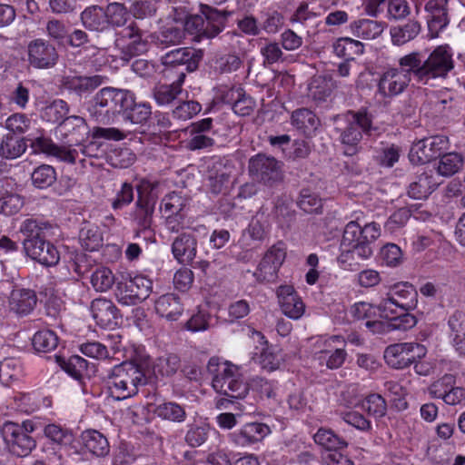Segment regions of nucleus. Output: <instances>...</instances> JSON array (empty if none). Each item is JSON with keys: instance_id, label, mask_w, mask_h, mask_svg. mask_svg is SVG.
Listing matches in <instances>:
<instances>
[{"instance_id": "1", "label": "nucleus", "mask_w": 465, "mask_h": 465, "mask_svg": "<svg viewBox=\"0 0 465 465\" xmlns=\"http://www.w3.org/2000/svg\"><path fill=\"white\" fill-rule=\"evenodd\" d=\"M453 68L448 46H438L426 59L420 52H411L399 58L398 66H389L380 74L377 93L385 99L396 97L405 92L412 77L418 84L433 86L436 81L446 79Z\"/></svg>"}, {"instance_id": "2", "label": "nucleus", "mask_w": 465, "mask_h": 465, "mask_svg": "<svg viewBox=\"0 0 465 465\" xmlns=\"http://www.w3.org/2000/svg\"><path fill=\"white\" fill-rule=\"evenodd\" d=\"M380 236L381 227L375 222L366 223L363 227L357 221L349 222L341 242L339 261L345 262L355 256L361 260L369 259L373 253L371 243Z\"/></svg>"}, {"instance_id": "3", "label": "nucleus", "mask_w": 465, "mask_h": 465, "mask_svg": "<svg viewBox=\"0 0 465 465\" xmlns=\"http://www.w3.org/2000/svg\"><path fill=\"white\" fill-rule=\"evenodd\" d=\"M103 381L110 396L116 401L136 395L139 387L146 383L143 371L136 364L128 361L107 370L103 376Z\"/></svg>"}, {"instance_id": "4", "label": "nucleus", "mask_w": 465, "mask_h": 465, "mask_svg": "<svg viewBox=\"0 0 465 465\" xmlns=\"http://www.w3.org/2000/svg\"><path fill=\"white\" fill-rule=\"evenodd\" d=\"M207 371L212 376L213 388L219 393L232 399H242L249 392L248 384L242 380L239 368L228 361L211 358Z\"/></svg>"}, {"instance_id": "5", "label": "nucleus", "mask_w": 465, "mask_h": 465, "mask_svg": "<svg viewBox=\"0 0 465 465\" xmlns=\"http://www.w3.org/2000/svg\"><path fill=\"white\" fill-rule=\"evenodd\" d=\"M132 91L104 87L93 98L92 114L102 124H111L116 114H121Z\"/></svg>"}, {"instance_id": "6", "label": "nucleus", "mask_w": 465, "mask_h": 465, "mask_svg": "<svg viewBox=\"0 0 465 465\" xmlns=\"http://www.w3.org/2000/svg\"><path fill=\"white\" fill-rule=\"evenodd\" d=\"M417 304L418 292L414 286L407 282H398L390 287L386 297L381 300V317H392L399 309L403 312L414 310Z\"/></svg>"}, {"instance_id": "7", "label": "nucleus", "mask_w": 465, "mask_h": 465, "mask_svg": "<svg viewBox=\"0 0 465 465\" xmlns=\"http://www.w3.org/2000/svg\"><path fill=\"white\" fill-rule=\"evenodd\" d=\"M345 344L346 341L341 335L320 337L314 343L318 350L314 352L313 358L320 366L337 370L343 365L348 356Z\"/></svg>"}, {"instance_id": "8", "label": "nucleus", "mask_w": 465, "mask_h": 465, "mask_svg": "<svg viewBox=\"0 0 465 465\" xmlns=\"http://www.w3.org/2000/svg\"><path fill=\"white\" fill-rule=\"evenodd\" d=\"M375 130L376 128L372 126L371 117L366 111L353 113L351 120L341 134V140L344 145V154L348 156L356 154L359 143L362 139V133L371 135Z\"/></svg>"}, {"instance_id": "9", "label": "nucleus", "mask_w": 465, "mask_h": 465, "mask_svg": "<svg viewBox=\"0 0 465 465\" xmlns=\"http://www.w3.org/2000/svg\"><path fill=\"white\" fill-rule=\"evenodd\" d=\"M153 290V282L144 275L125 278L117 283L116 297L124 305H135L147 299Z\"/></svg>"}, {"instance_id": "10", "label": "nucleus", "mask_w": 465, "mask_h": 465, "mask_svg": "<svg viewBox=\"0 0 465 465\" xmlns=\"http://www.w3.org/2000/svg\"><path fill=\"white\" fill-rule=\"evenodd\" d=\"M426 348L416 342L395 343L388 346L384 359L394 369H404L426 355Z\"/></svg>"}, {"instance_id": "11", "label": "nucleus", "mask_w": 465, "mask_h": 465, "mask_svg": "<svg viewBox=\"0 0 465 465\" xmlns=\"http://www.w3.org/2000/svg\"><path fill=\"white\" fill-rule=\"evenodd\" d=\"M250 174L258 182L272 186L282 179V163L274 157L259 153L249 161Z\"/></svg>"}, {"instance_id": "12", "label": "nucleus", "mask_w": 465, "mask_h": 465, "mask_svg": "<svg viewBox=\"0 0 465 465\" xmlns=\"http://www.w3.org/2000/svg\"><path fill=\"white\" fill-rule=\"evenodd\" d=\"M59 54L49 41L37 38L27 45V61L35 69H50L56 65Z\"/></svg>"}, {"instance_id": "13", "label": "nucleus", "mask_w": 465, "mask_h": 465, "mask_svg": "<svg viewBox=\"0 0 465 465\" xmlns=\"http://www.w3.org/2000/svg\"><path fill=\"white\" fill-rule=\"evenodd\" d=\"M1 433L9 450L17 457L29 455L35 447V440L18 423L5 421L1 428Z\"/></svg>"}, {"instance_id": "14", "label": "nucleus", "mask_w": 465, "mask_h": 465, "mask_svg": "<svg viewBox=\"0 0 465 465\" xmlns=\"http://www.w3.org/2000/svg\"><path fill=\"white\" fill-rule=\"evenodd\" d=\"M202 54L195 49L182 47L173 49L162 57V63L165 66L163 74L169 76L173 69L176 74L180 71H193L197 68Z\"/></svg>"}, {"instance_id": "15", "label": "nucleus", "mask_w": 465, "mask_h": 465, "mask_svg": "<svg viewBox=\"0 0 465 465\" xmlns=\"http://www.w3.org/2000/svg\"><path fill=\"white\" fill-rule=\"evenodd\" d=\"M285 258L286 246L284 242H276L265 252L258 264L254 277L260 282H274Z\"/></svg>"}, {"instance_id": "16", "label": "nucleus", "mask_w": 465, "mask_h": 465, "mask_svg": "<svg viewBox=\"0 0 465 465\" xmlns=\"http://www.w3.org/2000/svg\"><path fill=\"white\" fill-rule=\"evenodd\" d=\"M448 138L443 135H435L415 143L410 151L409 157L415 164L429 163L448 149Z\"/></svg>"}, {"instance_id": "17", "label": "nucleus", "mask_w": 465, "mask_h": 465, "mask_svg": "<svg viewBox=\"0 0 465 465\" xmlns=\"http://www.w3.org/2000/svg\"><path fill=\"white\" fill-rule=\"evenodd\" d=\"M24 248L29 257L43 265L53 266L60 260L59 252L50 242L42 240H24Z\"/></svg>"}, {"instance_id": "18", "label": "nucleus", "mask_w": 465, "mask_h": 465, "mask_svg": "<svg viewBox=\"0 0 465 465\" xmlns=\"http://www.w3.org/2000/svg\"><path fill=\"white\" fill-rule=\"evenodd\" d=\"M278 302L282 313L292 320H299L305 312V304L291 285H282L277 289Z\"/></svg>"}, {"instance_id": "19", "label": "nucleus", "mask_w": 465, "mask_h": 465, "mask_svg": "<svg viewBox=\"0 0 465 465\" xmlns=\"http://www.w3.org/2000/svg\"><path fill=\"white\" fill-rule=\"evenodd\" d=\"M60 138L65 143L78 144L88 134V126L85 120L77 115L65 117L56 128Z\"/></svg>"}, {"instance_id": "20", "label": "nucleus", "mask_w": 465, "mask_h": 465, "mask_svg": "<svg viewBox=\"0 0 465 465\" xmlns=\"http://www.w3.org/2000/svg\"><path fill=\"white\" fill-rule=\"evenodd\" d=\"M425 9L429 13V31L432 37H437L449 24L448 0H430Z\"/></svg>"}, {"instance_id": "21", "label": "nucleus", "mask_w": 465, "mask_h": 465, "mask_svg": "<svg viewBox=\"0 0 465 465\" xmlns=\"http://www.w3.org/2000/svg\"><path fill=\"white\" fill-rule=\"evenodd\" d=\"M270 432L271 430L266 424L250 422L232 433L230 437L236 445L245 447L262 440Z\"/></svg>"}, {"instance_id": "22", "label": "nucleus", "mask_w": 465, "mask_h": 465, "mask_svg": "<svg viewBox=\"0 0 465 465\" xmlns=\"http://www.w3.org/2000/svg\"><path fill=\"white\" fill-rule=\"evenodd\" d=\"M172 253L181 263H191L197 253V240L193 233L181 232L173 241Z\"/></svg>"}, {"instance_id": "23", "label": "nucleus", "mask_w": 465, "mask_h": 465, "mask_svg": "<svg viewBox=\"0 0 465 465\" xmlns=\"http://www.w3.org/2000/svg\"><path fill=\"white\" fill-rule=\"evenodd\" d=\"M185 79L184 71L177 73V77L171 84H157L153 89V96L160 106L171 104L183 92Z\"/></svg>"}, {"instance_id": "24", "label": "nucleus", "mask_w": 465, "mask_h": 465, "mask_svg": "<svg viewBox=\"0 0 465 465\" xmlns=\"http://www.w3.org/2000/svg\"><path fill=\"white\" fill-rule=\"evenodd\" d=\"M91 312L96 323L103 328H111L117 324L118 310L110 300L94 299L91 303Z\"/></svg>"}, {"instance_id": "25", "label": "nucleus", "mask_w": 465, "mask_h": 465, "mask_svg": "<svg viewBox=\"0 0 465 465\" xmlns=\"http://www.w3.org/2000/svg\"><path fill=\"white\" fill-rule=\"evenodd\" d=\"M156 313L168 321H177L183 312V304L174 293L163 294L154 302Z\"/></svg>"}, {"instance_id": "26", "label": "nucleus", "mask_w": 465, "mask_h": 465, "mask_svg": "<svg viewBox=\"0 0 465 465\" xmlns=\"http://www.w3.org/2000/svg\"><path fill=\"white\" fill-rule=\"evenodd\" d=\"M131 102L124 104L122 111V117L125 123L132 124H143L145 123L152 114V107L148 103H136L135 95L131 92L128 98Z\"/></svg>"}, {"instance_id": "27", "label": "nucleus", "mask_w": 465, "mask_h": 465, "mask_svg": "<svg viewBox=\"0 0 465 465\" xmlns=\"http://www.w3.org/2000/svg\"><path fill=\"white\" fill-rule=\"evenodd\" d=\"M335 88L336 84L331 77L315 75L308 84V97L319 105L327 101Z\"/></svg>"}, {"instance_id": "28", "label": "nucleus", "mask_w": 465, "mask_h": 465, "mask_svg": "<svg viewBox=\"0 0 465 465\" xmlns=\"http://www.w3.org/2000/svg\"><path fill=\"white\" fill-rule=\"evenodd\" d=\"M81 441L86 451L95 457H105L110 452L107 438L96 430H85L81 434Z\"/></svg>"}, {"instance_id": "29", "label": "nucleus", "mask_w": 465, "mask_h": 465, "mask_svg": "<svg viewBox=\"0 0 465 465\" xmlns=\"http://www.w3.org/2000/svg\"><path fill=\"white\" fill-rule=\"evenodd\" d=\"M440 183L433 176V172H423L417 175L415 180L410 183L408 195L416 200L427 198L438 186Z\"/></svg>"}, {"instance_id": "30", "label": "nucleus", "mask_w": 465, "mask_h": 465, "mask_svg": "<svg viewBox=\"0 0 465 465\" xmlns=\"http://www.w3.org/2000/svg\"><path fill=\"white\" fill-rule=\"evenodd\" d=\"M448 326L452 346L460 355L465 356V315L463 312L455 311L448 320Z\"/></svg>"}, {"instance_id": "31", "label": "nucleus", "mask_w": 465, "mask_h": 465, "mask_svg": "<svg viewBox=\"0 0 465 465\" xmlns=\"http://www.w3.org/2000/svg\"><path fill=\"white\" fill-rule=\"evenodd\" d=\"M59 145L53 142H47L44 145V152L48 155L57 158L61 162L74 164L79 161L83 167H85V159L80 157L78 147H74V143Z\"/></svg>"}, {"instance_id": "32", "label": "nucleus", "mask_w": 465, "mask_h": 465, "mask_svg": "<svg viewBox=\"0 0 465 465\" xmlns=\"http://www.w3.org/2000/svg\"><path fill=\"white\" fill-rule=\"evenodd\" d=\"M252 333L257 335L261 340V343L264 345L257 358L260 366L267 371L277 370L282 363L280 350L276 346L270 345L261 331L254 330Z\"/></svg>"}, {"instance_id": "33", "label": "nucleus", "mask_w": 465, "mask_h": 465, "mask_svg": "<svg viewBox=\"0 0 465 465\" xmlns=\"http://www.w3.org/2000/svg\"><path fill=\"white\" fill-rule=\"evenodd\" d=\"M102 75L78 76L67 75L64 78V86L78 95H83L94 91L104 83Z\"/></svg>"}, {"instance_id": "34", "label": "nucleus", "mask_w": 465, "mask_h": 465, "mask_svg": "<svg viewBox=\"0 0 465 465\" xmlns=\"http://www.w3.org/2000/svg\"><path fill=\"white\" fill-rule=\"evenodd\" d=\"M36 304V296L31 290H14L11 293L9 306L18 315H27Z\"/></svg>"}, {"instance_id": "35", "label": "nucleus", "mask_w": 465, "mask_h": 465, "mask_svg": "<svg viewBox=\"0 0 465 465\" xmlns=\"http://www.w3.org/2000/svg\"><path fill=\"white\" fill-rule=\"evenodd\" d=\"M350 28L355 37L371 40L381 35L385 28V24L376 20L362 18L352 22Z\"/></svg>"}, {"instance_id": "36", "label": "nucleus", "mask_w": 465, "mask_h": 465, "mask_svg": "<svg viewBox=\"0 0 465 465\" xmlns=\"http://www.w3.org/2000/svg\"><path fill=\"white\" fill-rule=\"evenodd\" d=\"M84 26L91 31L103 32L107 29V19L104 9L98 5L86 7L81 13Z\"/></svg>"}, {"instance_id": "37", "label": "nucleus", "mask_w": 465, "mask_h": 465, "mask_svg": "<svg viewBox=\"0 0 465 465\" xmlns=\"http://www.w3.org/2000/svg\"><path fill=\"white\" fill-rule=\"evenodd\" d=\"M292 124L304 134L311 135L319 126L316 114L307 108H300L292 114Z\"/></svg>"}, {"instance_id": "38", "label": "nucleus", "mask_w": 465, "mask_h": 465, "mask_svg": "<svg viewBox=\"0 0 465 465\" xmlns=\"http://www.w3.org/2000/svg\"><path fill=\"white\" fill-rule=\"evenodd\" d=\"M19 230L25 237V240H42L52 230V226L42 219L27 218L21 223Z\"/></svg>"}, {"instance_id": "39", "label": "nucleus", "mask_w": 465, "mask_h": 465, "mask_svg": "<svg viewBox=\"0 0 465 465\" xmlns=\"http://www.w3.org/2000/svg\"><path fill=\"white\" fill-rule=\"evenodd\" d=\"M24 138L14 134L3 136L0 143V156L6 159H15L21 156L26 150Z\"/></svg>"}, {"instance_id": "40", "label": "nucleus", "mask_w": 465, "mask_h": 465, "mask_svg": "<svg viewBox=\"0 0 465 465\" xmlns=\"http://www.w3.org/2000/svg\"><path fill=\"white\" fill-rule=\"evenodd\" d=\"M400 152L393 143H381L374 148L373 159L381 167L391 168L399 161Z\"/></svg>"}, {"instance_id": "41", "label": "nucleus", "mask_w": 465, "mask_h": 465, "mask_svg": "<svg viewBox=\"0 0 465 465\" xmlns=\"http://www.w3.org/2000/svg\"><path fill=\"white\" fill-rule=\"evenodd\" d=\"M333 52L339 57H344L345 60L354 61L355 55H360L364 52L362 43L349 37L340 38L333 44Z\"/></svg>"}, {"instance_id": "42", "label": "nucleus", "mask_w": 465, "mask_h": 465, "mask_svg": "<svg viewBox=\"0 0 465 465\" xmlns=\"http://www.w3.org/2000/svg\"><path fill=\"white\" fill-rule=\"evenodd\" d=\"M211 427L203 421H194L187 425L185 442L192 448L202 446L208 439Z\"/></svg>"}, {"instance_id": "43", "label": "nucleus", "mask_w": 465, "mask_h": 465, "mask_svg": "<svg viewBox=\"0 0 465 465\" xmlns=\"http://www.w3.org/2000/svg\"><path fill=\"white\" fill-rule=\"evenodd\" d=\"M316 444L329 450H338L346 448L348 443L330 429L321 428L313 436Z\"/></svg>"}, {"instance_id": "44", "label": "nucleus", "mask_w": 465, "mask_h": 465, "mask_svg": "<svg viewBox=\"0 0 465 465\" xmlns=\"http://www.w3.org/2000/svg\"><path fill=\"white\" fill-rule=\"evenodd\" d=\"M180 368V359L176 354L168 353L156 359L153 365L155 377H169Z\"/></svg>"}, {"instance_id": "45", "label": "nucleus", "mask_w": 465, "mask_h": 465, "mask_svg": "<svg viewBox=\"0 0 465 465\" xmlns=\"http://www.w3.org/2000/svg\"><path fill=\"white\" fill-rule=\"evenodd\" d=\"M420 31L418 22L409 21L402 26H395L391 29V41L396 45H402L414 39Z\"/></svg>"}, {"instance_id": "46", "label": "nucleus", "mask_w": 465, "mask_h": 465, "mask_svg": "<svg viewBox=\"0 0 465 465\" xmlns=\"http://www.w3.org/2000/svg\"><path fill=\"white\" fill-rule=\"evenodd\" d=\"M154 413L162 420L173 422H183L186 419V412L183 407L173 401L157 405Z\"/></svg>"}, {"instance_id": "47", "label": "nucleus", "mask_w": 465, "mask_h": 465, "mask_svg": "<svg viewBox=\"0 0 465 465\" xmlns=\"http://www.w3.org/2000/svg\"><path fill=\"white\" fill-rule=\"evenodd\" d=\"M44 433L52 442L59 446L70 445L74 440L72 430L56 423L47 424Z\"/></svg>"}, {"instance_id": "48", "label": "nucleus", "mask_w": 465, "mask_h": 465, "mask_svg": "<svg viewBox=\"0 0 465 465\" xmlns=\"http://www.w3.org/2000/svg\"><path fill=\"white\" fill-rule=\"evenodd\" d=\"M463 165V158L456 153L443 154L439 161L437 172L440 175L450 177L458 173Z\"/></svg>"}, {"instance_id": "49", "label": "nucleus", "mask_w": 465, "mask_h": 465, "mask_svg": "<svg viewBox=\"0 0 465 465\" xmlns=\"http://www.w3.org/2000/svg\"><path fill=\"white\" fill-rule=\"evenodd\" d=\"M31 179L35 187L39 189L48 188L56 181V172L53 166L42 164L33 171Z\"/></svg>"}, {"instance_id": "50", "label": "nucleus", "mask_w": 465, "mask_h": 465, "mask_svg": "<svg viewBox=\"0 0 465 465\" xmlns=\"http://www.w3.org/2000/svg\"><path fill=\"white\" fill-rule=\"evenodd\" d=\"M107 19V28L112 25L115 27L124 26L129 19V11L121 3H111L104 9Z\"/></svg>"}, {"instance_id": "51", "label": "nucleus", "mask_w": 465, "mask_h": 465, "mask_svg": "<svg viewBox=\"0 0 465 465\" xmlns=\"http://www.w3.org/2000/svg\"><path fill=\"white\" fill-rule=\"evenodd\" d=\"M79 241L83 249L94 252L102 244L103 238L96 226L87 224L81 229Z\"/></svg>"}, {"instance_id": "52", "label": "nucleus", "mask_w": 465, "mask_h": 465, "mask_svg": "<svg viewBox=\"0 0 465 465\" xmlns=\"http://www.w3.org/2000/svg\"><path fill=\"white\" fill-rule=\"evenodd\" d=\"M69 113L67 103L61 99L54 100L42 111V118L49 123L55 124L62 122Z\"/></svg>"}, {"instance_id": "53", "label": "nucleus", "mask_w": 465, "mask_h": 465, "mask_svg": "<svg viewBox=\"0 0 465 465\" xmlns=\"http://www.w3.org/2000/svg\"><path fill=\"white\" fill-rule=\"evenodd\" d=\"M32 343L37 351L47 352L57 347L58 337L53 331L42 330L35 333Z\"/></svg>"}, {"instance_id": "54", "label": "nucleus", "mask_w": 465, "mask_h": 465, "mask_svg": "<svg viewBox=\"0 0 465 465\" xmlns=\"http://www.w3.org/2000/svg\"><path fill=\"white\" fill-rule=\"evenodd\" d=\"M114 282V274L107 267H98L91 275V284L97 292H106L110 290Z\"/></svg>"}, {"instance_id": "55", "label": "nucleus", "mask_w": 465, "mask_h": 465, "mask_svg": "<svg viewBox=\"0 0 465 465\" xmlns=\"http://www.w3.org/2000/svg\"><path fill=\"white\" fill-rule=\"evenodd\" d=\"M62 368L75 380L88 375V362L79 355H72L61 363Z\"/></svg>"}, {"instance_id": "56", "label": "nucleus", "mask_w": 465, "mask_h": 465, "mask_svg": "<svg viewBox=\"0 0 465 465\" xmlns=\"http://www.w3.org/2000/svg\"><path fill=\"white\" fill-rule=\"evenodd\" d=\"M362 409L374 418H381L387 412V403L383 397L377 393L368 395L362 401Z\"/></svg>"}, {"instance_id": "57", "label": "nucleus", "mask_w": 465, "mask_h": 465, "mask_svg": "<svg viewBox=\"0 0 465 465\" xmlns=\"http://www.w3.org/2000/svg\"><path fill=\"white\" fill-rule=\"evenodd\" d=\"M380 254L382 262L389 267H397L403 262L402 251L394 243L384 245L381 249Z\"/></svg>"}, {"instance_id": "58", "label": "nucleus", "mask_w": 465, "mask_h": 465, "mask_svg": "<svg viewBox=\"0 0 465 465\" xmlns=\"http://www.w3.org/2000/svg\"><path fill=\"white\" fill-rule=\"evenodd\" d=\"M185 205L186 200L174 192L164 196L161 203L164 214L183 213Z\"/></svg>"}, {"instance_id": "59", "label": "nucleus", "mask_w": 465, "mask_h": 465, "mask_svg": "<svg viewBox=\"0 0 465 465\" xmlns=\"http://www.w3.org/2000/svg\"><path fill=\"white\" fill-rule=\"evenodd\" d=\"M298 205L305 213H319L322 209V201L317 194L311 193L309 190H302Z\"/></svg>"}, {"instance_id": "60", "label": "nucleus", "mask_w": 465, "mask_h": 465, "mask_svg": "<svg viewBox=\"0 0 465 465\" xmlns=\"http://www.w3.org/2000/svg\"><path fill=\"white\" fill-rule=\"evenodd\" d=\"M351 314L358 321H369L375 319L378 315L381 317L380 303L374 306L365 302H357L351 308Z\"/></svg>"}, {"instance_id": "61", "label": "nucleus", "mask_w": 465, "mask_h": 465, "mask_svg": "<svg viewBox=\"0 0 465 465\" xmlns=\"http://www.w3.org/2000/svg\"><path fill=\"white\" fill-rule=\"evenodd\" d=\"M202 110V105L196 101H183L173 110V116L178 120L186 121L193 118Z\"/></svg>"}, {"instance_id": "62", "label": "nucleus", "mask_w": 465, "mask_h": 465, "mask_svg": "<svg viewBox=\"0 0 465 465\" xmlns=\"http://www.w3.org/2000/svg\"><path fill=\"white\" fill-rule=\"evenodd\" d=\"M130 12L136 19L152 17L156 13V5L153 0H135L130 6Z\"/></svg>"}, {"instance_id": "63", "label": "nucleus", "mask_w": 465, "mask_h": 465, "mask_svg": "<svg viewBox=\"0 0 465 465\" xmlns=\"http://www.w3.org/2000/svg\"><path fill=\"white\" fill-rule=\"evenodd\" d=\"M24 205L23 198L16 193H6L0 198V213L13 215Z\"/></svg>"}, {"instance_id": "64", "label": "nucleus", "mask_w": 465, "mask_h": 465, "mask_svg": "<svg viewBox=\"0 0 465 465\" xmlns=\"http://www.w3.org/2000/svg\"><path fill=\"white\" fill-rule=\"evenodd\" d=\"M136 210L134 219L137 224L143 229L146 230L150 228L152 224V216L153 208L149 205L147 202L138 200L136 202Z\"/></svg>"}]
</instances>
